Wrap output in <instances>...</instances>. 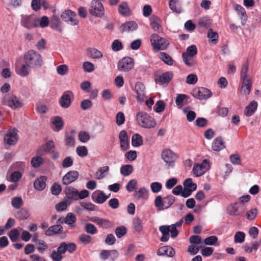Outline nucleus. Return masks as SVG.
Returning <instances> with one entry per match:
<instances>
[{
	"label": "nucleus",
	"instance_id": "ddd939ff",
	"mask_svg": "<svg viewBox=\"0 0 261 261\" xmlns=\"http://www.w3.org/2000/svg\"><path fill=\"white\" fill-rule=\"evenodd\" d=\"M17 132L15 128L9 129L4 137L5 142L9 145H15L18 139Z\"/></svg>",
	"mask_w": 261,
	"mask_h": 261
},
{
	"label": "nucleus",
	"instance_id": "2f4dec72",
	"mask_svg": "<svg viewBox=\"0 0 261 261\" xmlns=\"http://www.w3.org/2000/svg\"><path fill=\"white\" fill-rule=\"evenodd\" d=\"M138 25L134 21H128L120 26L122 32L133 31L137 28Z\"/></svg>",
	"mask_w": 261,
	"mask_h": 261
},
{
	"label": "nucleus",
	"instance_id": "680f3d73",
	"mask_svg": "<svg viewBox=\"0 0 261 261\" xmlns=\"http://www.w3.org/2000/svg\"><path fill=\"white\" fill-rule=\"evenodd\" d=\"M126 233V229L124 226H121L116 228L115 234L117 238H120Z\"/></svg>",
	"mask_w": 261,
	"mask_h": 261
},
{
	"label": "nucleus",
	"instance_id": "f704fd0d",
	"mask_svg": "<svg viewBox=\"0 0 261 261\" xmlns=\"http://www.w3.org/2000/svg\"><path fill=\"white\" fill-rule=\"evenodd\" d=\"M249 63L248 60L243 63L240 71V80L250 79L248 75Z\"/></svg>",
	"mask_w": 261,
	"mask_h": 261
},
{
	"label": "nucleus",
	"instance_id": "f257e3e1",
	"mask_svg": "<svg viewBox=\"0 0 261 261\" xmlns=\"http://www.w3.org/2000/svg\"><path fill=\"white\" fill-rule=\"evenodd\" d=\"M24 63L20 65L18 61L15 64V71L21 76H27L30 72V69H38L43 64L41 55L37 51L30 49L23 56Z\"/></svg>",
	"mask_w": 261,
	"mask_h": 261
},
{
	"label": "nucleus",
	"instance_id": "09e8293b",
	"mask_svg": "<svg viewBox=\"0 0 261 261\" xmlns=\"http://www.w3.org/2000/svg\"><path fill=\"white\" fill-rule=\"evenodd\" d=\"M245 233L242 231H237L234 236V241L236 243H242L244 242Z\"/></svg>",
	"mask_w": 261,
	"mask_h": 261
},
{
	"label": "nucleus",
	"instance_id": "a211bd4d",
	"mask_svg": "<svg viewBox=\"0 0 261 261\" xmlns=\"http://www.w3.org/2000/svg\"><path fill=\"white\" fill-rule=\"evenodd\" d=\"M110 196V194L107 196L102 191H95L92 195V199L95 202L101 204L104 203Z\"/></svg>",
	"mask_w": 261,
	"mask_h": 261
},
{
	"label": "nucleus",
	"instance_id": "7ed1b4c3",
	"mask_svg": "<svg viewBox=\"0 0 261 261\" xmlns=\"http://www.w3.org/2000/svg\"><path fill=\"white\" fill-rule=\"evenodd\" d=\"M136 119L138 124L143 128H153L156 124V121L153 118L143 112H139L137 113Z\"/></svg>",
	"mask_w": 261,
	"mask_h": 261
},
{
	"label": "nucleus",
	"instance_id": "69168bd1",
	"mask_svg": "<svg viewBox=\"0 0 261 261\" xmlns=\"http://www.w3.org/2000/svg\"><path fill=\"white\" fill-rule=\"evenodd\" d=\"M9 237L12 242H16L19 237V231L17 229H14L10 231Z\"/></svg>",
	"mask_w": 261,
	"mask_h": 261
},
{
	"label": "nucleus",
	"instance_id": "3c124183",
	"mask_svg": "<svg viewBox=\"0 0 261 261\" xmlns=\"http://www.w3.org/2000/svg\"><path fill=\"white\" fill-rule=\"evenodd\" d=\"M182 54H186L187 56L193 57L197 54V48L195 45H191L187 47L186 52Z\"/></svg>",
	"mask_w": 261,
	"mask_h": 261
},
{
	"label": "nucleus",
	"instance_id": "9d476101",
	"mask_svg": "<svg viewBox=\"0 0 261 261\" xmlns=\"http://www.w3.org/2000/svg\"><path fill=\"white\" fill-rule=\"evenodd\" d=\"M134 65V60L129 57H124L118 63V69L122 72H127L130 70Z\"/></svg>",
	"mask_w": 261,
	"mask_h": 261
},
{
	"label": "nucleus",
	"instance_id": "c756f323",
	"mask_svg": "<svg viewBox=\"0 0 261 261\" xmlns=\"http://www.w3.org/2000/svg\"><path fill=\"white\" fill-rule=\"evenodd\" d=\"M65 192L68 198L77 200L79 191L76 189L71 187H67L65 189Z\"/></svg>",
	"mask_w": 261,
	"mask_h": 261
},
{
	"label": "nucleus",
	"instance_id": "a878e982",
	"mask_svg": "<svg viewBox=\"0 0 261 261\" xmlns=\"http://www.w3.org/2000/svg\"><path fill=\"white\" fill-rule=\"evenodd\" d=\"M212 148L216 151H219L223 149L225 147V142L222 137H218L216 138L212 143Z\"/></svg>",
	"mask_w": 261,
	"mask_h": 261
},
{
	"label": "nucleus",
	"instance_id": "603ef678",
	"mask_svg": "<svg viewBox=\"0 0 261 261\" xmlns=\"http://www.w3.org/2000/svg\"><path fill=\"white\" fill-rule=\"evenodd\" d=\"M211 20L207 17H202L198 20V25L201 27L208 28L211 26Z\"/></svg>",
	"mask_w": 261,
	"mask_h": 261
},
{
	"label": "nucleus",
	"instance_id": "5701e85b",
	"mask_svg": "<svg viewBox=\"0 0 261 261\" xmlns=\"http://www.w3.org/2000/svg\"><path fill=\"white\" fill-rule=\"evenodd\" d=\"M47 178L45 176H40L35 179L34 182V188L39 191L43 190L46 186V181Z\"/></svg>",
	"mask_w": 261,
	"mask_h": 261
},
{
	"label": "nucleus",
	"instance_id": "774afa93",
	"mask_svg": "<svg viewBox=\"0 0 261 261\" xmlns=\"http://www.w3.org/2000/svg\"><path fill=\"white\" fill-rule=\"evenodd\" d=\"M53 261H61L63 258V255L57 251L53 250L50 254Z\"/></svg>",
	"mask_w": 261,
	"mask_h": 261
},
{
	"label": "nucleus",
	"instance_id": "6e6552de",
	"mask_svg": "<svg viewBox=\"0 0 261 261\" xmlns=\"http://www.w3.org/2000/svg\"><path fill=\"white\" fill-rule=\"evenodd\" d=\"M89 12L91 15L101 17L105 14V9L99 0H92L89 9Z\"/></svg>",
	"mask_w": 261,
	"mask_h": 261
},
{
	"label": "nucleus",
	"instance_id": "72a5a7b5",
	"mask_svg": "<svg viewBox=\"0 0 261 261\" xmlns=\"http://www.w3.org/2000/svg\"><path fill=\"white\" fill-rule=\"evenodd\" d=\"M257 107V103L255 101H252L248 106L246 107L244 111V115L249 117L252 116L256 111Z\"/></svg>",
	"mask_w": 261,
	"mask_h": 261
},
{
	"label": "nucleus",
	"instance_id": "f3484780",
	"mask_svg": "<svg viewBox=\"0 0 261 261\" xmlns=\"http://www.w3.org/2000/svg\"><path fill=\"white\" fill-rule=\"evenodd\" d=\"M173 77V73L172 72L168 71L161 75L156 76L155 77V82L159 85L168 84Z\"/></svg>",
	"mask_w": 261,
	"mask_h": 261
},
{
	"label": "nucleus",
	"instance_id": "1a4fd4ad",
	"mask_svg": "<svg viewBox=\"0 0 261 261\" xmlns=\"http://www.w3.org/2000/svg\"><path fill=\"white\" fill-rule=\"evenodd\" d=\"M161 155L164 162L168 164L169 166L171 167H173L174 163L178 158L177 154L169 149L163 150Z\"/></svg>",
	"mask_w": 261,
	"mask_h": 261
},
{
	"label": "nucleus",
	"instance_id": "39448f33",
	"mask_svg": "<svg viewBox=\"0 0 261 261\" xmlns=\"http://www.w3.org/2000/svg\"><path fill=\"white\" fill-rule=\"evenodd\" d=\"M150 40L153 49L157 51L166 49L169 44V42L167 39L160 37L156 34H152Z\"/></svg>",
	"mask_w": 261,
	"mask_h": 261
},
{
	"label": "nucleus",
	"instance_id": "5fc2aeb1",
	"mask_svg": "<svg viewBox=\"0 0 261 261\" xmlns=\"http://www.w3.org/2000/svg\"><path fill=\"white\" fill-rule=\"evenodd\" d=\"M238 202H235L232 204H231L228 207L229 214L232 216H238L240 213L238 211Z\"/></svg>",
	"mask_w": 261,
	"mask_h": 261
},
{
	"label": "nucleus",
	"instance_id": "423d86ee",
	"mask_svg": "<svg viewBox=\"0 0 261 261\" xmlns=\"http://www.w3.org/2000/svg\"><path fill=\"white\" fill-rule=\"evenodd\" d=\"M20 17V24L23 27L31 30L38 27L39 19L35 15L22 14Z\"/></svg>",
	"mask_w": 261,
	"mask_h": 261
},
{
	"label": "nucleus",
	"instance_id": "a18cd8bd",
	"mask_svg": "<svg viewBox=\"0 0 261 261\" xmlns=\"http://www.w3.org/2000/svg\"><path fill=\"white\" fill-rule=\"evenodd\" d=\"M84 229L85 231L91 235H94L98 232V230L94 225L88 223L85 226Z\"/></svg>",
	"mask_w": 261,
	"mask_h": 261
},
{
	"label": "nucleus",
	"instance_id": "20e7f679",
	"mask_svg": "<svg viewBox=\"0 0 261 261\" xmlns=\"http://www.w3.org/2000/svg\"><path fill=\"white\" fill-rule=\"evenodd\" d=\"M175 197L169 195L163 198L161 196H157L154 201V206L158 211H163L169 208L174 202Z\"/></svg>",
	"mask_w": 261,
	"mask_h": 261
},
{
	"label": "nucleus",
	"instance_id": "37998d69",
	"mask_svg": "<svg viewBox=\"0 0 261 261\" xmlns=\"http://www.w3.org/2000/svg\"><path fill=\"white\" fill-rule=\"evenodd\" d=\"M109 170V167L108 166H106L100 168L95 174V177L98 179L103 178L106 174L105 173H107Z\"/></svg>",
	"mask_w": 261,
	"mask_h": 261
},
{
	"label": "nucleus",
	"instance_id": "4be33fe9",
	"mask_svg": "<svg viewBox=\"0 0 261 261\" xmlns=\"http://www.w3.org/2000/svg\"><path fill=\"white\" fill-rule=\"evenodd\" d=\"M157 254L159 256L167 255L169 257H173L175 254V251L170 246H164L158 250Z\"/></svg>",
	"mask_w": 261,
	"mask_h": 261
},
{
	"label": "nucleus",
	"instance_id": "bb28decb",
	"mask_svg": "<svg viewBox=\"0 0 261 261\" xmlns=\"http://www.w3.org/2000/svg\"><path fill=\"white\" fill-rule=\"evenodd\" d=\"M63 232V227L59 224L50 226L45 232L46 236H50L57 233H61Z\"/></svg>",
	"mask_w": 261,
	"mask_h": 261
},
{
	"label": "nucleus",
	"instance_id": "dca6fc26",
	"mask_svg": "<svg viewBox=\"0 0 261 261\" xmlns=\"http://www.w3.org/2000/svg\"><path fill=\"white\" fill-rule=\"evenodd\" d=\"M79 173L77 171L71 170L68 172L62 178L63 185H68L75 181L79 177Z\"/></svg>",
	"mask_w": 261,
	"mask_h": 261
},
{
	"label": "nucleus",
	"instance_id": "f8f14e48",
	"mask_svg": "<svg viewBox=\"0 0 261 261\" xmlns=\"http://www.w3.org/2000/svg\"><path fill=\"white\" fill-rule=\"evenodd\" d=\"M209 162L207 160H204L202 163L195 164L193 168V172L196 177L203 175L208 169Z\"/></svg>",
	"mask_w": 261,
	"mask_h": 261
},
{
	"label": "nucleus",
	"instance_id": "c85d7f7f",
	"mask_svg": "<svg viewBox=\"0 0 261 261\" xmlns=\"http://www.w3.org/2000/svg\"><path fill=\"white\" fill-rule=\"evenodd\" d=\"M87 56L93 59H99L102 58V53L95 48H88L87 50Z\"/></svg>",
	"mask_w": 261,
	"mask_h": 261
},
{
	"label": "nucleus",
	"instance_id": "ea45409f",
	"mask_svg": "<svg viewBox=\"0 0 261 261\" xmlns=\"http://www.w3.org/2000/svg\"><path fill=\"white\" fill-rule=\"evenodd\" d=\"M150 27L154 31H161V26L160 24V19L158 17L153 16L151 18Z\"/></svg>",
	"mask_w": 261,
	"mask_h": 261
},
{
	"label": "nucleus",
	"instance_id": "4468645a",
	"mask_svg": "<svg viewBox=\"0 0 261 261\" xmlns=\"http://www.w3.org/2000/svg\"><path fill=\"white\" fill-rule=\"evenodd\" d=\"M61 17L64 21L69 23L71 25H75L79 23V20L76 19V13L70 10L64 11Z\"/></svg>",
	"mask_w": 261,
	"mask_h": 261
},
{
	"label": "nucleus",
	"instance_id": "aec40b11",
	"mask_svg": "<svg viewBox=\"0 0 261 261\" xmlns=\"http://www.w3.org/2000/svg\"><path fill=\"white\" fill-rule=\"evenodd\" d=\"M89 220L104 229H108L111 226V223L107 219L94 216L91 217Z\"/></svg>",
	"mask_w": 261,
	"mask_h": 261
},
{
	"label": "nucleus",
	"instance_id": "e433bc0d",
	"mask_svg": "<svg viewBox=\"0 0 261 261\" xmlns=\"http://www.w3.org/2000/svg\"><path fill=\"white\" fill-rule=\"evenodd\" d=\"M143 143V138L139 134H135L132 136V144L134 147L141 146Z\"/></svg>",
	"mask_w": 261,
	"mask_h": 261
},
{
	"label": "nucleus",
	"instance_id": "052dcab7",
	"mask_svg": "<svg viewBox=\"0 0 261 261\" xmlns=\"http://www.w3.org/2000/svg\"><path fill=\"white\" fill-rule=\"evenodd\" d=\"M23 202L21 197H16L11 201L12 205L15 208L18 209L22 205Z\"/></svg>",
	"mask_w": 261,
	"mask_h": 261
},
{
	"label": "nucleus",
	"instance_id": "cd10ccee",
	"mask_svg": "<svg viewBox=\"0 0 261 261\" xmlns=\"http://www.w3.org/2000/svg\"><path fill=\"white\" fill-rule=\"evenodd\" d=\"M242 82L241 89L245 95H248L251 91L252 82L250 79L240 80Z\"/></svg>",
	"mask_w": 261,
	"mask_h": 261
},
{
	"label": "nucleus",
	"instance_id": "4d7b16f0",
	"mask_svg": "<svg viewBox=\"0 0 261 261\" xmlns=\"http://www.w3.org/2000/svg\"><path fill=\"white\" fill-rule=\"evenodd\" d=\"M83 68L84 70L86 72H91L95 69L94 64L88 61L84 62Z\"/></svg>",
	"mask_w": 261,
	"mask_h": 261
},
{
	"label": "nucleus",
	"instance_id": "6ab92c4d",
	"mask_svg": "<svg viewBox=\"0 0 261 261\" xmlns=\"http://www.w3.org/2000/svg\"><path fill=\"white\" fill-rule=\"evenodd\" d=\"M76 221V218L75 215L72 213H69L67 216L62 219L61 218L58 220V223H65L71 227H74L75 226V222Z\"/></svg>",
	"mask_w": 261,
	"mask_h": 261
},
{
	"label": "nucleus",
	"instance_id": "9b49d317",
	"mask_svg": "<svg viewBox=\"0 0 261 261\" xmlns=\"http://www.w3.org/2000/svg\"><path fill=\"white\" fill-rule=\"evenodd\" d=\"M193 96L200 100L206 99L212 95V92L208 89L204 87L196 88L192 91Z\"/></svg>",
	"mask_w": 261,
	"mask_h": 261
},
{
	"label": "nucleus",
	"instance_id": "473e14b6",
	"mask_svg": "<svg viewBox=\"0 0 261 261\" xmlns=\"http://www.w3.org/2000/svg\"><path fill=\"white\" fill-rule=\"evenodd\" d=\"M118 12L123 16H127L130 14V10L126 2H122L118 7Z\"/></svg>",
	"mask_w": 261,
	"mask_h": 261
},
{
	"label": "nucleus",
	"instance_id": "393cba45",
	"mask_svg": "<svg viewBox=\"0 0 261 261\" xmlns=\"http://www.w3.org/2000/svg\"><path fill=\"white\" fill-rule=\"evenodd\" d=\"M145 86L141 83H137L135 85L137 98L139 101H144L145 97Z\"/></svg>",
	"mask_w": 261,
	"mask_h": 261
},
{
	"label": "nucleus",
	"instance_id": "7c9ffc66",
	"mask_svg": "<svg viewBox=\"0 0 261 261\" xmlns=\"http://www.w3.org/2000/svg\"><path fill=\"white\" fill-rule=\"evenodd\" d=\"M61 24V21L59 18V17L56 15H53V16L50 18V27L54 30H58L61 32L62 30L60 28Z\"/></svg>",
	"mask_w": 261,
	"mask_h": 261
},
{
	"label": "nucleus",
	"instance_id": "0e129e2a",
	"mask_svg": "<svg viewBox=\"0 0 261 261\" xmlns=\"http://www.w3.org/2000/svg\"><path fill=\"white\" fill-rule=\"evenodd\" d=\"M137 184V182L136 179H131L126 186V190L129 192L133 191L136 188Z\"/></svg>",
	"mask_w": 261,
	"mask_h": 261
},
{
	"label": "nucleus",
	"instance_id": "de8ad7c7",
	"mask_svg": "<svg viewBox=\"0 0 261 261\" xmlns=\"http://www.w3.org/2000/svg\"><path fill=\"white\" fill-rule=\"evenodd\" d=\"M193 57L187 56L186 54H182V58L185 64L189 66L193 67L195 65V62L192 59Z\"/></svg>",
	"mask_w": 261,
	"mask_h": 261
},
{
	"label": "nucleus",
	"instance_id": "c9c22d12",
	"mask_svg": "<svg viewBox=\"0 0 261 261\" xmlns=\"http://www.w3.org/2000/svg\"><path fill=\"white\" fill-rule=\"evenodd\" d=\"M189 96L186 94H179L176 96L175 103L177 106L181 107L182 103L185 104L189 103Z\"/></svg>",
	"mask_w": 261,
	"mask_h": 261
},
{
	"label": "nucleus",
	"instance_id": "412c9836",
	"mask_svg": "<svg viewBox=\"0 0 261 261\" xmlns=\"http://www.w3.org/2000/svg\"><path fill=\"white\" fill-rule=\"evenodd\" d=\"M55 147L54 142L53 141H49L37 150V153L40 155H43L45 153L49 152Z\"/></svg>",
	"mask_w": 261,
	"mask_h": 261
},
{
	"label": "nucleus",
	"instance_id": "c03bdc74",
	"mask_svg": "<svg viewBox=\"0 0 261 261\" xmlns=\"http://www.w3.org/2000/svg\"><path fill=\"white\" fill-rule=\"evenodd\" d=\"M75 132L74 130H72L70 132V134L66 135V144L68 146H72L74 145L75 139L74 135Z\"/></svg>",
	"mask_w": 261,
	"mask_h": 261
},
{
	"label": "nucleus",
	"instance_id": "49530a36",
	"mask_svg": "<svg viewBox=\"0 0 261 261\" xmlns=\"http://www.w3.org/2000/svg\"><path fill=\"white\" fill-rule=\"evenodd\" d=\"M92 240V237L90 236L85 233H82L79 236V241L80 242L85 245L91 243Z\"/></svg>",
	"mask_w": 261,
	"mask_h": 261
},
{
	"label": "nucleus",
	"instance_id": "a19ab883",
	"mask_svg": "<svg viewBox=\"0 0 261 261\" xmlns=\"http://www.w3.org/2000/svg\"><path fill=\"white\" fill-rule=\"evenodd\" d=\"M133 166L129 164L123 165L120 168L121 174L125 176L130 175L133 172Z\"/></svg>",
	"mask_w": 261,
	"mask_h": 261
},
{
	"label": "nucleus",
	"instance_id": "864d4df0",
	"mask_svg": "<svg viewBox=\"0 0 261 261\" xmlns=\"http://www.w3.org/2000/svg\"><path fill=\"white\" fill-rule=\"evenodd\" d=\"M184 186L185 188H187L189 189H191L193 191L196 190L197 188L196 184H194L192 182V179L190 178H187L184 181Z\"/></svg>",
	"mask_w": 261,
	"mask_h": 261
},
{
	"label": "nucleus",
	"instance_id": "bf43d9fd",
	"mask_svg": "<svg viewBox=\"0 0 261 261\" xmlns=\"http://www.w3.org/2000/svg\"><path fill=\"white\" fill-rule=\"evenodd\" d=\"M218 241V238L215 236H211L206 238L203 242L207 245H215V243Z\"/></svg>",
	"mask_w": 261,
	"mask_h": 261
},
{
	"label": "nucleus",
	"instance_id": "2eb2a0df",
	"mask_svg": "<svg viewBox=\"0 0 261 261\" xmlns=\"http://www.w3.org/2000/svg\"><path fill=\"white\" fill-rule=\"evenodd\" d=\"M71 97H73V94L71 91H65L59 100L61 107L64 109L69 108L71 103Z\"/></svg>",
	"mask_w": 261,
	"mask_h": 261
},
{
	"label": "nucleus",
	"instance_id": "f03ea898",
	"mask_svg": "<svg viewBox=\"0 0 261 261\" xmlns=\"http://www.w3.org/2000/svg\"><path fill=\"white\" fill-rule=\"evenodd\" d=\"M182 223L183 220L181 219L179 221L176 222L175 224L170 226H161L159 228V230L162 233V236L160 239V241L163 242H166L168 241L169 239V232H171V238H175L176 237L179 233L176 227H180Z\"/></svg>",
	"mask_w": 261,
	"mask_h": 261
},
{
	"label": "nucleus",
	"instance_id": "58836bf2",
	"mask_svg": "<svg viewBox=\"0 0 261 261\" xmlns=\"http://www.w3.org/2000/svg\"><path fill=\"white\" fill-rule=\"evenodd\" d=\"M53 124L55 126V130L59 132L63 128L64 122L61 117H55L52 121Z\"/></svg>",
	"mask_w": 261,
	"mask_h": 261
},
{
	"label": "nucleus",
	"instance_id": "b1692460",
	"mask_svg": "<svg viewBox=\"0 0 261 261\" xmlns=\"http://www.w3.org/2000/svg\"><path fill=\"white\" fill-rule=\"evenodd\" d=\"M234 9L237 11L238 15L240 17L242 25H245L247 20V15L245 9L242 6L238 4L235 5Z\"/></svg>",
	"mask_w": 261,
	"mask_h": 261
},
{
	"label": "nucleus",
	"instance_id": "13d9d810",
	"mask_svg": "<svg viewBox=\"0 0 261 261\" xmlns=\"http://www.w3.org/2000/svg\"><path fill=\"white\" fill-rule=\"evenodd\" d=\"M111 47L113 51H118L123 48V45L119 40L116 39L112 42Z\"/></svg>",
	"mask_w": 261,
	"mask_h": 261
},
{
	"label": "nucleus",
	"instance_id": "79ce46f5",
	"mask_svg": "<svg viewBox=\"0 0 261 261\" xmlns=\"http://www.w3.org/2000/svg\"><path fill=\"white\" fill-rule=\"evenodd\" d=\"M133 227L138 232H140L143 229L142 220L139 218H135L133 222Z\"/></svg>",
	"mask_w": 261,
	"mask_h": 261
},
{
	"label": "nucleus",
	"instance_id": "6e6d98bb",
	"mask_svg": "<svg viewBox=\"0 0 261 261\" xmlns=\"http://www.w3.org/2000/svg\"><path fill=\"white\" fill-rule=\"evenodd\" d=\"M43 163V159L40 156L33 157L31 160V164L33 167H39Z\"/></svg>",
	"mask_w": 261,
	"mask_h": 261
},
{
	"label": "nucleus",
	"instance_id": "8fccbe9b",
	"mask_svg": "<svg viewBox=\"0 0 261 261\" xmlns=\"http://www.w3.org/2000/svg\"><path fill=\"white\" fill-rule=\"evenodd\" d=\"M207 37L211 40V41L216 43L218 39V34L215 32H213L212 29H209L207 32Z\"/></svg>",
	"mask_w": 261,
	"mask_h": 261
},
{
	"label": "nucleus",
	"instance_id": "4c0bfd02",
	"mask_svg": "<svg viewBox=\"0 0 261 261\" xmlns=\"http://www.w3.org/2000/svg\"><path fill=\"white\" fill-rule=\"evenodd\" d=\"M159 57L165 64L168 65H172L173 64V60L171 57L166 53H160L159 55Z\"/></svg>",
	"mask_w": 261,
	"mask_h": 261
},
{
	"label": "nucleus",
	"instance_id": "e2e57ef3",
	"mask_svg": "<svg viewBox=\"0 0 261 261\" xmlns=\"http://www.w3.org/2000/svg\"><path fill=\"white\" fill-rule=\"evenodd\" d=\"M150 188L153 193H157L161 190L162 185L160 182H153L151 184Z\"/></svg>",
	"mask_w": 261,
	"mask_h": 261
},
{
	"label": "nucleus",
	"instance_id": "0eeeda50",
	"mask_svg": "<svg viewBox=\"0 0 261 261\" xmlns=\"http://www.w3.org/2000/svg\"><path fill=\"white\" fill-rule=\"evenodd\" d=\"M2 103L4 105L7 106L13 110L20 108L22 106V103L18 98L13 94L5 95L2 100Z\"/></svg>",
	"mask_w": 261,
	"mask_h": 261
},
{
	"label": "nucleus",
	"instance_id": "338daca9",
	"mask_svg": "<svg viewBox=\"0 0 261 261\" xmlns=\"http://www.w3.org/2000/svg\"><path fill=\"white\" fill-rule=\"evenodd\" d=\"M37 245V249L40 253H43L44 251L48 247L47 244L43 240H39Z\"/></svg>",
	"mask_w": 261,
	"mask_h": 261
}]
</instances>
